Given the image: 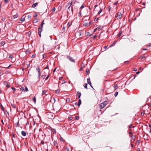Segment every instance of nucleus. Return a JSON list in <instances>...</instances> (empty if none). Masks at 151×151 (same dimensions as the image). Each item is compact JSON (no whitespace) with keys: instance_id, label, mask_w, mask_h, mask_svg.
I'll use <instances>...</instances> for the list:
<instances>
[{"instance_id":"f257e3e1","label":"nucleus","mask_w":151,"mask_h":151,"mask_svg":"<svg viewBox=\"0 0 151 151\" xmlns=\"http://www.w3.org/2000/svg\"><path fill=\"white\" fill-rule=\"evenodd\" d=\"M108 104V102L107 101H104L100 104V109H103Z\"/></svg>"},{"instance_id":"f03ea898","label":"nucleus","mask_w":151,"mask_h":151,"mask_svg":"<svg viewBox=\"0 0 151 151\" xmlns=\"http://www.w3.org/2000/svg\"><path fill=\"white\" fill-rule=\"evenodd\" d=\"M147 108V109L146 110H143V111L144 112V113L145 114H149V110H148V109H150L149 108V107L148 106H144V108Z\"/></svg>"},{"instance_id":"7ed1b4c3","label":"nucleus","mask_w":151,"mask_h":151,"mask_svg":"<svg viewBox=\"0 0 151 151\" xmlns=\"http://www.w3.org/2000/svg\"><path fill=\"white\" fill-rule=\"evenodd\" d=\"M20 89L24 91L27 92L29 91L27 87L25 86H24L23 87H21Z\"/></svg>"},{"instance_id":"20e7f679","label":"nucleus","mask_w":151,"mask_h":151,"mask_svg":"<svg viewBox=\"0 0 151 151\" xmlns=\"http://www.w3.org/2000/svg\"><path fill=\"white\" fill-rule=\"evenodd\" d=\"M122 14L121 12H118L117 13L116 15V17L117 19H119L120 18L122 17Z\"/></svg>"},{"instance_id":"39448f33","label":"nucleus","mask_w":151,"mask_h":151,"mask_svg":"<svg viewBox=\"0 0 151 151\" xmlns=\"http://www.w3.org/2000/svg\"><path fill=\"white\" fill-rule=\"evenodd\" d=\"M67 58L70 61L72 62H74L75 60L73 59L69 55L67 56Z\"/></svg>"},{"instance_id":"423d86ee","label":"nucleus","mask_w":151,"mask_h":151,"mask_svg":"<svg viewBox=\"0 0 151 151\" xmlns=\"http://www.w3.org/2000/svg\"><path fill=\"white\" fill-rule=\"evenodd\" d=\"M42 29H41L40 28H39L38 30V33L39 36L40 37H41V33L42 32Z\"/></svg>"},{"instance_id":"0eeeda50","label":"nucleus","mask_w":151,"mask_h":151,"mask_svg":"<svg viewBox=\"0 0 151 151\" xmlns=\"http://www.w3.org/2000/svg\"><path fill=\"white\" fill-rule=\"evenodd\" d=\"M81 35V33L80 31L77 32L76 34V36L78 37H80Z\"/></svg>"},{"instance_id":"6e6552de","label":"nucleus","mask_w":151,"mask_h":151,"mask_svg":"<svg viewBox=\"0 0 151 151\" xmlns=\"http://www.w3.org/2000/svg\"><path fill=\"white\" fill-rule=\"evenodd\" d=\"M73 3L72 2H69L68 3H67L66 4L67 6H68V9L69 8L70 6L72 5V4Z\"/></svg>"},{"instance_id":"1a4fd4ad","label":"nucleus","mask_w":151,"mask_h":151,"mask_svg":"<svg viewBox=\"0 0 151 151\" xmlns=\"http://www.w3.org/2000/svg\"><path fill=\"white\" fill-rule=\"evenodd\" d=\"M77 96L78 99H79L80 98L81 95V93L80 92H77Z\"/></svg>"},{"instance_id":"9d476101","label":"nucleus","mask_w":151,"mask_h":151,"mask_svg":"<svg viewBox=\"0 0 151 151\" xmlns=\"http://www.w3.org/2000/svg\"><path fill=\"white\" fill-rule=\"evenodd\" d=\"M21 134L22 135L24 136H25L26 135V133L25 132L22 131L21 132Z\"/></svg>"},{"instance_id":"9b49d317","label":"nucleus","mask_w":151,"mask_h":151,"mask_svg":"<svg viewBox=\"0 0 151 151\" xmlns=\"http://www.w3.org/2000/svg\"><path fill=\"white\" fill-rule=\"evenodd\" d=\"M36 69L37 71L38 72V74L41 73L40 72L41 70H40V68L39 67V66L37 67L36 68Z\"/></svg>"},{"instance_id":"f8f14e48","label":"nucleus","mask_w":151,"mask_h":151,"mask_svg":"<svg viewBox=\"0 0 151 151\" xmlns=\"http://www.w3.org/2000/svg\"><path fill=\"white\" fill-rule=\"evenodd\" d=\"M47 91L46 90H44L43 91L42 93V95H44V94H45L46 95H47V94H46V93L47 92Z\"/></svg>"},{"instance_id":"ddd939ff","label":"nucleus","mask_w":151,"mask_h":151,"mask_svg":"<svg viewBox=\"0 0 151 151\" xmlns=\"http://www.w3.org/2000/svg\"><path fill=\"white\" fill-rule=\"evenodd\" d=\"M87 82L89 84H91V82L90 81V79L89 78H88L87 80Z\"/></svg>"},{"instance_id":"4468645a","label":"nucleus","mask_w":151,"mask_h":151,"mask_svg":"<svg viewBox=\"0 0 151 151\" xmlns=\"http://www.w3.org/2000/svg\"><path fill=\"white\" fill-rule=\"evenodd\" d=\"M0 106H1V110L3 111L4 112V111H5L1 103H0Z\"/></svg>"},{"instance_id":"2eb2a0df","label":"nucleus","mask_w":151,"mask_h":151,"mask_svg":"<svg viewBox=\"0 0 151 151\" xmlns=\"http://www.w3.org/2000/svg\"><path fill=\"white\" fill-rule=\"evenodd\" d=\"M81 104V100L80 99H79L78 101V105L79 106Z\"/></svg>"},{"instance_id":"dca6fc26","label":"nucleus","mask_w":151,"mask_h":151,"mask_svg":"<svg viewBox=\"0 0 151 151\" xmlns=\"http://www.w3.org/2000/svg\"><path fill=\"white\" fill-rule=\"evenodd\" d=\"M117 42V41H115L114 42H113L112 43V45H110L109 46V47H112V46H113L115 44L116 42Z\"/></svg>"},{"instance_id":"f3484780","label":"nucleus","mask_w":151,"mask_h":151,"mask_svg":"<svg viewBox=\"0 0 151 151\" xmlns=\"http://www.w3.org/2000/svg\"><path fill=\"white\" fill-rule=\"evenodd\" d=\"M38 4V3L37 2H36L35 3V4H33L32 6V7L33 8H34Z\"/></svg>"},{"instance_id":"a211bd4d","label":"nucleus","mask_w":151,"mask_h":151,"mask_svg":"<svg viewBox=\"0 0 151 151\" xmlns=\"http://www.w3.org/2000/svg\"><path fill=\"white\" fill-rule=\"evenodd\" d=\"M54 145L57 148L58 147V144L56 142H54Z\"/></svg>"},{"instance_id":"6ab92c4d","label":"nucleus","mask_w":151,"mask_h":151,"mask_svg":"<svg viewBox=\"0 0 151 151\" xmlns=\"http://www.w3.org/2000/svg\"><path fill=\"white\" fill-rule=\"evenodd\" d=\"M12 107L14 109H15L17 107L16 105L13 104H11Z\"/></svg>"},{"instance_id":"aec40b11","label":"nucleus","mask_w":151,"mask_h":151,"mask_svg":"<svg viewBox=\"0 0 151 151\" xmlns=\"http://www.w3.org/2000/svg\"><path fill=\"white\" fill-rule=\"evenodd\" d=\"M72 22H69L67 24V27H69L72 24Z\"/></svg>"},{"instance_id":"412c9836","label":"nucleus","mask_w":151,"mask_h":151,"mask_svg":"<svg viewBox=\"0 0 151 151\" xmlns=\"http://www.w3.org/2000/svg\"><path fill=\"white\" fill-rule=\"evenodd\" d=\"M88 23L87 22H85L84 24H83V25L84 26H85V27H86L88 25Z\"/></svg>"},{"instance_id":"4be33fe9","label":"nucleus","mask_w":151,"mask_h":151,"mask_svg":"<svg viewBox=\"0 0 151 151\" xmlns=\"http://www.w3.org/2000/svg\"><path fill=\"white\" fill-rule=\"evenodd\" d=\"M51 130L54 133H55L56 132V131L55 129H51Z\"/></svg>"},{"instance_id":"5701e85b","label":"nucleus","mask_w":151,"mask_h":151,"mask_svg":"<svg viewBox=\"0 0 151 151\" xmlns=\"http://www.w3.org/2000/svg\"><path fill=\"white\" fill-rule=\"evenodd\" d=\"M34 17H35L37 16V14L36 12H35L34 14Z\"/></svg>"},{"instance_id":"b1692460","label":"nucleus","mask_w":151,"mask_h":151,"mask_svg":"<svg viewBox=\"0 0 151 151\" xmlns=\"http://www.w3.org/2000/svg\"><path fill=\"white\" fill-rule=\"evenodd\" d=\"M37 22H38L37 19L36 18L33 21V22L34 23H36Z\"/></svg>"},{"instance_id":"393cba45","label":"nucleus","mask_w":151,"mask_h":151,"mask_svg":"<svg viewBox=\"0 0 151 151\" xmlns=\"http://www.w3.org/2000/svg\"><path fill=\"white\" fill-rule=\"evenodd\" d=\"M129 136L131 137H132V133L131 132H129Z\"/></svg>"},{"instance_id":"a878e982","label":"nucleus","mask_w":151,"mask_h":151,"mask_svg":"<svg viewBox=\"0 0 151 151\" xmlns=\"http://www.w3.org/2000/svg\"><path fill=\"white\" fill-rule=\"evenodd\" d=\"M5 44V42L4 41H2L1 42V44L2 46L4 45Z\"/></svg>"},{"instance_id":"bb28decb","label":"nucleus","mask_w":151,"mask_h":151,"mask_svg":"<svg viewBox=\"0 0 151 151\" xmlns=\"http://www.w3.org/2000/svg\"><path fill=\"white\" fill-rule=\"evenodd\" d=\"M102 9L101 8H100V10L98 13V14H99L102 12Z\"/></svg>"},{"instance_id":"cd10ccee","label":"nucleus","mask_w":151,"mask_h":151,"mask_svg":"<svg viewBox=\"0 0 151 151\" xmlns=\"http://www.w3.org/2000/svg\"><path fill=\"white\" fill-rule=\"evenodd\" d=\"M87 84L86 83H85L83 85L84 87L86 89H87Z\"/></svg>"},{"instance_id":"c85d7f7f","label":"nucleus","mask_w":151,"mask_h":151,"mask_svg":"<svg viewBox=\"0 0 151 151\" xmlns=\"http://www.w3.org/2000/svg\"><path fill=\"white\" fill-rule=\"evenodd\" d=\"M90 71V70L89 69H87L86 70V73L87 74H88L89 73Z\"/></svg>"},{"instance_id":"c756f323","label":"nucleus","mask_w":151,"mask_h":151,"mask_svg":"<svg viewBox=\"0 0 151 151\" xmlns=\"http://www.w3.org/2000/svg\"><path fill=\"white\" fill-rule=\"evenodd\" d=\"M24 20H25V19L24 18L22 17L20 19V21L22 22H23Z\"/></svg>"},{"instance_id":"7c9ffc66","label":"nucleus","mask_w":151,"mask_h":151,"mask_svg":"<svg viewBox=\"0 0 151 151\" xmlns=\"http://www.w3.org/2000/svg\"><path fill=\"white\" fill-rule=\"evenodd\" d=\"M33 100L35 104L36 103V100L35 99V96L34 98L33 99Z\"/></svg>"},{"instance_id":"2f4dec72","label":"nucleus","mask_w":151,"mask_h":151,"mask_svg":"<svg viewBox=\"0 0 151 151\" xmlns=\"http://www.w3.org/2000/svg\"><path fill=\"white\" fill-rule=\"evenodd\" d=\"M13 138H15V136H14V133L12 134V141L13 142V141H14V139H13Z\"/></svg>"},{"instance_id":"473e14b6","label":"nucleus","mask_w":151,"mask_h":151,"mask_svg":"<svg viewBox=\"0 0 151 151\" xmlns=\"http://www.w3.org/2000/svg\"><path fill=\"white\" fill-rule=\"evenodd\" d=\"M114 87L115 89V90L117 88V85L115 84L114 86Z\"/></svg>"},{"instance_id":"72a5a7b5","label":"nucleus","mask_w":151,"mask_h":151,"mask_svg":"<svg viewBox=\"0 0 151 151\" xmlns=\"http://www.w3.org/2000/svg\"><path fill=\"white\" fill-rule=\"evenodd\" d=\"M118 93V92H116L114 95V96L115 97L116 96H117Z\"/></svg>"},{"instance_id":"f704fd0d","label":"nucleus","mask_w":151,"mask_h":151,"mask_svg":"<svg viewBox=\"0 0 151 151\" xmlns=\"http://www.w3.org/2000/svg\"><path fill=\"white\" fill-rule=\"evenodd\" d=\"M145 58V56L144 55H143L142 56H141L139 58L143 59V58Z\"/></svg>"},{"instance_id":"c9c22d12","label":"nucleus","mask_w":151,"mask_h":151,"mask_svg":"<svg viewBox=\"0 0 151 151\" xmlns=\"http://www.w3.org/2000/svg\"><path fill=\"white\" fill-rule=\"evenodd\" d=\"M145 113L143 111V112H142L141 114V115L142 116L144 115Z\"/></svg>"},{"instance_id":"e433bc0d","label":"nucleus","mask_w":151,"mask_h":151,"mask_svg":"<svg viewBox=\"0 0 151 151\" xmlns=\"http://www.w3.org/2000/svg\"><path fill=\"white\" fill-rule=\"evenodd\" d=\"M10 86V85L9 84H8L7 83H6V87L7 88H9Z\"/></svg>"},{"instance_id":"4c0bfd02","label":"nucleus","mask_w":151,"mask_h":151,"mask_svg":"<svg viewBox=\"0 0 151 151\" xmlns=\"http://www.w3.org/2000/svg\"><path fill=\"white\" fill-rule=\"evenodd\" d=\"M46 76V75H42L41 76V78L42 79H44Z\"/></svg>"},{"instance_id":"58836bf2","label":"nucleus","mask_w":151,"mask_h":151,"mask_svg":"<svg viewBox=\"0 0 151 151\" xmlns=\"http://www.w3.org/2000/svg\"><path fill=\"white\" fill-rule=\"evenodd\" d=\"M60 91L59 90H57L56 91L55 93H58L60 92Z\"/></svg>"},{"instance_id":"ea45409f","label":"nucleus","mask_w":151,"mask_h":151,"mask_svg":"<svg viewBox=\"0 0 151 151\" xmlns=\"http://www.w3.org/2000/svg\"><path fill=\"white\" fill-rule=\"evenodd\" d=\"M27 17L29 19H30L31 18V15H28L27 16Z\"/></svg>"},{"instance_id":"a19ab883","label":"nucleus","mask_w":151,"mask_h":151,"mask_svg":"<svg viewBox=\"0 0 151 151\" xmlns=\"http://www.w3.org/2000/svg\"><path fill=\"white\" fill-rule=\"evenodd\" d=\"M55 7H53L52 8V12H54V11H55Z\"/></svg>"},{"instance_id":"79ce46f5","label":"nucleus","mask_w":151,"mask_h":151,"mask_svg":"<svg viewBox=\"0 0 151 151\" xmlns=\"http://www.w3.org/2000/svg\"><path fill=\"white\" fill-rule=\"evenodd\" d=\"M132 124L130 125L129 126H128V127L129 128H131L132 127Z\"/></svg>"},{"instance_id":"37998d69","label":"nucleus","mask_w":151,"mask_h":151,"mask_svg":"<svg viewBox=\"0 0 151 151\" xmlns=\"http://www.w3.org/2000/svg\"><path fill=\"white\" fill-rule=\"evenodd\" d=\"M84 7V6L83 5V4L82 5V6L80 7V9H82Z\"/></svg>"},{"instance_id":"c03bdc74","label":"nucleus","mask_w":151,"mask_h":151,"mask_svg":"<svg viewBox=\"0 0 151 151\" xmlns=\"http://www.w3.org/2000/svg\"><path fill=\"white\" fill-rule=\"evenodd\" d=\"M41 144L42 145H44V142L43 140L41 141Z\"/></svg>"},{"instance_id":"a18cd8bd","label":"nucleus","mask_w":151,"mask_h":151,"mask_svg":"<svg viewBox=\"0 0 151 151\" xmlns=\"http://www.w3.org/2000/svg\"><path fill=\"white\" fill-rule=\"evenodd\" d=\"M46 57V55L45 54H43V58H45Z\"/></svg>"},{"instance_id":"49530a36","label":"nucleus","mask_w":151,"mask_h":151,"mask_svg":"<svg viewBox=\"0 0 151 151\" xmlns=\"http://www.w3.org/2000/svg\"><path fill=\"white\" fill-rule=\"evenodd\" d=\"M75 119L76 120H78L79 119V117L78 116H76L75 117Z\"/></svg>"},{"instance_id":"de8ad7c7","label":"nucleus","mask_w":151,"mask_h":151,"mask_svg":"<svg viewBox=\"0 0 151 151\" xmlns=\"http://www.w3.org/2000/svg\"><path fill=\"white\" fill-rule=\"evenodd\" d=\"M11 88H12V90H13V91H15L16 90V89L15 88H14V87H12Z\"/></svg>"},{"instance_id":"09e8293b","label":"nucleus","mask_w":151,"mask_h":151,"mask_svg":"<svg viewBox=\"0 0 151 151\" xmlns=\"http://www.w3.org/2000/svg\"><path fill=\"white\" fill-rule=\"evenodd\" d=\"M49 75H48L47 76V77H46V79H45V80H47L49 78Z\"/></svg>"},{"instance_id":"8fccbe9b","label":"nucleus","mask_w":151,"mask_h":151,"mask_svg":"<svg viewBox=\"0 0 151 151\" xmlns=\"http://www.w3.org/2000/svg\"><path fill=\"white\" fill-rule=\"evenodd\" d=\"M121 33H119L118 35V37H119L121 35Z\"/></svg>"},{"instance_id":"3c124183","label":"nucleus","mask_w":151,"mask_h":151,"mask_svg":"<svg viewBox=\"0 0 151 151\" xmlns=\"http://www.w3.org/2000/svg\"><path fill=\"white\" fill-rule=\"evenodd\" d=\"M1 19L3 21H4L5 20V17H3Z\"/></svg>"},{"instance_id":"603ef678","label":"nucleus","mask_w":151,"mask_h":151,"mask_svg":"<svg viewBox=\"0 0 151 151\" xmlns=\"http://www.w3.org/2000/svg\"><path fill=\"white\" fill-rule=\"evenodd\" d=\"M9 0H4V2L6 3H7L9 1Z\"/></svg>"},{"instance_id":"864d4df0","label":"nucleus","mask_w":151,"mask_h":151,"mask_svg":"<svg viewBox=\"0 0 151 151\" xmlns=\"http://www.w3.org/2000/svg\"><path fill=\"white\" fill-rule=\"evenodd\" d=\"M44 20H43V21L42 22V23H41V24H42V25H43L44 24H45V23H44Z\"/></svg>"},{"instance_id":"5fc2aeb1","label":"nucleus","mask_w":151,"mask_h":151,"mask_svg":"<svg viewBox=\"0 0 151 151\" xmlns=\"http://www.w3.org/2000/svg\"><path fill=\"white\" fill-rule=\"evenodd\" d=\"M81 11H80L78 13V16H80L81 15Z\"/></svg>"},{"instance_id":"6e6d98bb","label":"nucleus","mask_w":151,"mask_h":151,"mask_svg":"<svg viewBox=\"0 0 151 151\" xmlns=\"http://www.w3.org/2000/svg\"><path fill=\"white\" fill-rule=\"evenodd\" d=\"M63 31H64L65 30V27H63Z\"/></svg>"},{"instance_id":"4d7b16f0","label":"nucleus","mask_w":151,"mask_h":151,"mask_svg":"<svg viewBox=\"0 0 151 151\" xmlns=\"http://www.w3.org/2000/svg\"><path fill=\"white\" fill-rule=\"evenodd\" d=\"M133 69H134L133 70L134 71H136L137 70V69L136 68H134Z\"/></svg>"},{"instance_id":"13d9d810","label":"nucleus","mask_w":151,"mask_h":151,"mask_svg":"<svg viewBox=\"0 0 151 151\" xmlns=\"http://www.w3.org/2000/svg\"><path fill=\"white\" fill-rule=\"evenodd\" d=\"M110 9H111L110 6H108V9L109 11L110 10Z\"/></svg>"},{"instance_id":"bf43d9fd","label":"nucleus","mask_w":151,"mask_h":151,"mask_svg":"<svg viewBox=\"0 0 151 151\" xmlns=\"http://www.w3.org/2000/svg\"><path fill=\"white\" fill-rule=\"evenodd\" d=\"M117 3H118V2H116L114 4V5H116L117 4Z\"/></svg>"},{"instance_id":"052dcab7","label":"nucleus","mask_w":151,"mask_h":151,"mask_svg":"<svg viewBox=\"0 0 151 151\" xmlns=\"http://www.w3.org/2000/svg\"><path fill=\"white\" fill-rule=\"evenodd\" d=\"M40 75H41V73L39 74V75L38 76V78H40Z\"/></svg>"},{"instance_id":"680f3d73","label":"nucleus","mask_w":151,"mask_h":151,"mask_svg":"<svg viewBox=\"0 0 151 151\" xmlns=\"http://www.w3.org/2000/svg\"><path fill=\"white\" fill-rule=\"evenodd\" d=\"M72 119V117H70L69 118V120H71Z\"/></svg>"},{"instance_id":"e2e57ef3","label":"nucleus","mask_w":151,"mask_h":151,"mask_svg":"<svg viewBox=\"0 0 151 151\" xmlns=\"http://www.w3.org/2000/svg\"><path fill=\"white\" fill-rule=\"evenodd\" d=\"M60 140L61 141H63V139L61 137V138H60Z\"/></svg>"},{"instance_id":"0e129e2a","label":"nucleus","mask_w":151,"mask_h":151,"mask_svg":"<svg viewBox=\"0 0 151 151\" xmlns=\"http://www.w3.org/2000/svg\"><path fill=\"white\" fill-rule=\"evenodd\" d=\"M107 47H108L107 46H104V48L105 49H106V48H107Z\"/></svg>"},{"instance_id":"69168bd1","label":"nucleus","mask_w":151,"mask_h":151,"mask_svg":"<svg viewBox=\"0 0 151 151\" xmlns=\"http://www.w3.org/2000/svg\"><path fill=\"white\" fill-rule=\"evenodd\" d=\"M48 66L47 65L45 67V69H48Z\"/></svg>"},{"instance_id":"338daca9","label":"nucleus","mask_w":151,"mask_h":151,"mask_svg":"<svg viewBox=\"0 0 151 151\" xmlns=\"http://www.w3.org/2000/svg\"><path fill=\"white\" fill-rule=\"evenodd\" d=\"M66 151H69V150L68 148H66Z\"/></svg>"},{"instance_id":"774afa93","label":"nucleus","mask_w":151,"mask_h":151,"mask_svg":"<svg viewBox=\"0 0 151 151\" xmlns=\"http://www.w3.org/2000/svg\"><path fill=\"white\" fill-rule=\"evenodd\" d=\"M139 73H140V72L138 71H137V72H136V74H138Z\"/></svg>"}]
</instances>
